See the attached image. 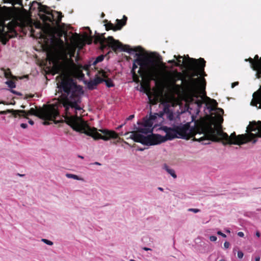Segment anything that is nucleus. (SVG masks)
I'll list each match as a JSON object with an SVG mask.
<instances>
[{
    "mask_svg": "<svg viewBox=\"0 0 261 261\" xmlns=\"http://www.w3.org/2000/svg\"><path fill=\"white\" fill-rule=\"evenodd\" d=\"M161 129L166 134L165 136H163V139L165 140V141L167 140H171L174 138H178L175 125L172 127L163 126L161 127Z\"/></svg>",
    "mask_w": 261,
    "mask_h": 261,
    "instance_id": "nucleus-10",
    "label": "nucleus"
},
{
    "mask_svg": "<svg viewBox=\"0 0 261 261\" xmlns=\"http://www.w3.org/2000/svg\"><path fill=\"white\" fill-rule=\"evenodd\" d=\"M21 107L22 108H23V109H24V108H25V107L24 106L22 105V106H21Z\"/></svg>",
    "mask_w": 261,
    "mask_h": 261,
    "instance_id": "nucleus-57",
    "label": "nucleus"
},
{
    "mask_svg": "<svg viewBox=\"0 0 261 261\" xmlns=\"http://www.w3.org/2000/svg\"><path fill=\"white\" fill-rule=\"evenodd\" d=\"M238 235L240 237H243L244 236V233L242 231H240L238 233Z\"/></svg>",
    "mask_w": 261,
    "mask_h": 261,
    "instance_id": "nucleus-40",
    "label": "nucleus"
},
{
    "mask_svg": "<svg viewBox=\"0 0 261 261\" xmlns=\"http://www.w3.org/2000/svg\"><path fill=\"white\" fill-rule=\"evenodd\" d=\"M216 110H218L220 112L222 113V114L224 113V110L221 108H218L216 109Z\"/></svg>",
    "mask_w": 261,
    "mask_h": 261,
    "instance_id": "nucleus-43",
    "label": "nucleus"
},
{
    "mask_svg": "<svg viewBox=\"0 0 261 261\" xmlns=\"http://www.w3.org/2000/svg\"><path fill=\"white\" fill-rule=\"evenodd\" d=\"M188 211L189 212H194L195 213H198L200 212V210L199 209H198V208H189L188 210Z\"/></svg>",
    "mask_w": 261,
    "mask_h": 261,
    "instance_id": "nucleus-34",
    "label": "nucleus"
},
{
    "mask_svg": "<svg viewBox=\"0 0 261 261\" xmlns=\"http://www.w3.org/2000/svg\"><path fill=\"white\" fill-rule=\"evenodd\" d=\"M255 261H260V257L259 256L256 257L255 259Z\"/></svg>",
    "mask_w": 261,
    "mask_h": 261,
    "instance_id": "nucleus-49",
    "label": "nucleus"
},
{
    "mask_svg": "<svg viewBox=\"0 0 261 261\" xmlns=\"http://www.w3.org/2000/svg\"><path fill=\"white\" fill-rule=\"evenodd\" d=\"M143 249L145 250V251L151 250L150 248H147V247H143Z\"/></svg>",
    "mask_w": 261,
    "mask_h": 261,
    "instance_id": "nucleus-47",
    "label": "nucleus"
},
{
    "mask_svg": "<svg viewBox=\"0 0 261 261\" xmlns=\"http://www.w3.org/2000/svg\"><path fill=\"white\" fill-rule=\"evenodd\" d=\"M98 73L103 77V82L105 83L107 87L111 88L114 87L115 85L113 81L111 79L108 78L106 72L105 70L101 69L98 71Z\"/></svg>",
    "mask_w": 261,
    "mask_h": 261,
    "instance_id": "nucleus-12",
    "label": "nucleus"
},
{
    "mask_svg": "<svg viewBox=\"0 0 261 261\" xmlns=\"http://www.w3.org/2000/svg\"><path fill=\"white\" fill-rule=\"evenodd\" d=\"M164 114L166 115L167 119L169 120H172L174 119V114L172 110L170 109V106L166 105L164 106Z\"/></svg>",
    "mask_w": 261,
    "mask_h": 261,
    "instance_id": "nucleus-13",
    "label": "nucleus"
},
{
    "mask_svg": "<svg viewBox=\"0 0 261 261\" xmlns=\"http://www.w3.org/2000/svg\"><path fill=\"white\" fill-rule=\"evenodd\" d=\"M217 234H218V235H220V236H222V237H223V238H226V234H225L224 233H222L221 231H218L217 232Z\"/></svg>",
    "mask_w": 261,
    "mask_h": 261,
    "instance_id": "nucleus-37",
    "label": "nucleus"
},
{
    "mask_svg": "<svg viewBox=\"0 0 261 261\" xmlns=\"http://www.w3.org/2000/svg\"><path fill=\"white\" fill-rule=\"evenodd\" d=\"M6 83L10 88H14L16 87L15 83L12 81H8L6 82Z\"/></svg>",
    "mask_w": 261,
    "mask_h": 261,
    "instance_id": "nucleus-31",
    "label": "nucleus"
},
{
    "mask_svg": "<svg viewBox=\"0 0 261 261\" xmlns=\"http://www.w3.org/2000/svg\"><path fill=\"white\" fill-rule=\"evenodd\" d=\"M176 132L178 138L185 139L188 140L194 137V140L200 142L199 139L200 138H196V134H195L192 129L190 128V125L189 123L185 124H180L179 125H175ZM202 143V141H200Z\"/></svg>",
    "mask_w": 261,
    "mask_h": 261,
    "instance_id": "nucleus-9",
    "label": "nucleus"
},
{
    "mask_svg": "<svg viewBox=\"0 0 261 261\" xmlns=\"http://www.w3.org/2000/svg\"><path fill=\"white\" fill-rule=\"evenodd\" d=\"M217 238L215 236H212L210 237V240L212 242H215L217 240Z\"/></svg>",
    "mask_w": 261,
    "mask_h": 261,
    "instance_id": "nucleus-36",
    "label": "nucleus"
},
{
    "mask_svg": "<svg viewBox=\"0 0 261 261\" xmlns=\"http://www.w3.org/2000/svg\"><path fill=\"white\" fill-rule=\"evenodd\" d=\"M139 150L142 151L143 149H140Z\"/></svg>",
    "mask_w": 261,
    "mask_h": 261,
    "instance_id": "nucleus-62",
    "label": "nucleus"
},
{
    "mask_svg": "<svg viewBox=\"0 0 261 261\" xmlns=\"http://www.w3.org/2000/svg\"><path fill=\"white\" fill-rule=\"evenodd\" d=\"M132 135L129 138L136 142L140 143L145 145H154L165 142L163 139V136L152 134L151 135L144 136L143 135L138 134L136 132H132Z\"/></svg>",
    "mask_w": 261,
    "mask_h": 261,
    "instance_id": "nucleus-8",
    "label": "nucleus"
},
{
    "mask_svg": "<svg viewBox=\"0 0 261 261\" xmlns=\"http://www.w3.org/2000/svg\"><path fill=\"white\" fill-rule=\"evenodd\" d=\"M138 68V64L136 62H135V60H134L133 61V67H132V69L131 70V73L132 74V77H133V81L135 82H139V76H140V75H138L136 72V69Z\"/></svg>",
    "mask_w": 261,
    "mask_h": 261,
    "instance_id": "nucleus-15",
    "label": "nucleus"
},
{
    "mask_svg": "<svg viewBox=\"0 0 261 261\" xmlns=\"http://www.w3.org/2000/svg\"><path fill=\"white\" fill-rule=\"evenodd\" d=\"M127 18L125 15L123 16V18L122 19H116V24L115 25V29H114V31L120 30L122 29V28L126 24V21Z\"/></svg>",
    "mask_w": 261,
    "mask_h": 261,
    "instance_id": "nucleus-14",
    "label": "nucleus"
},
{
    "mask_svg": "<svg viewBox=\"0 0 261 261\" xmlns=\"http://www.w3.org/2000/svg\"><path fill=\"white\" fill-rule=\"evenodd\" d=\"M41 241L48 245H52L53 244V243L51 241L45 239H42Z\"/></svg>",
    "mask_w": 261,
    "mask_h": 261,
    "instance_id": "nucleus-33",
    "label": "nucleus"
},
{
    "mask_svg": "<svg viewBox=\"0 0 261 261\" xmlns=\"http://www.w3.org/2000/svg\"><path fill=\"white\" fill-rule=\"evenodd\" d=\"M162 115L163 114H161V115H158L157 113H154L153 115L150 114L149 118L153 122V121H154L158 116L162 117Z\"/></svg>",
    "mask_w": 261,
    "mask_h": 261,
    "instance_id": "nucleus-29",
    "label": "nucleus"
},
{
    "mask_svg": "<svg viewBox=\"0 0 261 261\" xmlns=\"http://www.w3.org/2000/svg\"><path fill=\"white\" fill-rule=\"evenodd\" d=\"M18 111H15V110L13 109H9L6 111H0V114L1 115H6L8 113H12L13 116L15 115L14 113L17 112Z\"/></svg>",
    "mask_w": 261,
    "mask_h": 261,
    "instance_id": "nucleus-25",
    "label": "nucleus"
},
{
    "mask_svg": "<svg viewBox=\"0 0 261 261\" xmlns=\"http://www.w3.org/2000/svg\"><path fill=\"white\" fill-rule=\"evenodd\" d=\"M17 175L20 177H22V176H24V174H19V173H18Z\"/></svg>",
    "mask_w": 261,
    "mask_h": 261,
    "instance_id": "nucleus-51",
    "label": "nucleus"
},
{
    "mask_svg": "<svg viewBox=\"0 0 261 261\" xmlns=\"http://www.w3.org/2000/svg\"><path fill=\"white\" fill-rule=\"evenodd\" d=\"M38 9L40 18L44 23L41 28L40 37L44 39L54 37L56 28L50 23L59 27L64 15L62 12L53 10L50 7L44 5L40 4Z\"/></svg>",
    "mask_w": 261,
    "mask_h": 261,
    "instance_id": "nucleus-3",
    "label": "nucleus"
},
{
    "mask_svg": "<svg viewBox=\"0 0 261 261\" xmlns=\"http://www.w3.org/2000/svg\"><path fill=\"white\" fill-rule=\"evenodd\" d=\"M219 261H225V260H224V259H220V260H219Z\"/></svg>",
    "mask_w": 261,
    "mask_h": 261,
    "instance_id": "nucleus-59",
    "label": "nucleus"
},
{
    "mask_svg": "<svg viewBox=\"0 0 261 261\" xmlns=\"http://www.w3.org/2000/svg\"><path fill=\"white\" fill-rule=\"evenodd\" d=\"M188 59L187 67L191 73L189 72L187 74V76L189 77V80H185V82L188 87L192 88L193 93L194 94L201 81L203 84L204 88H205L206 85L205 80L204 78L201 79L199 77L194 78V77L198 76V75L203 76L207 75L204 71L206 62L202 58L196 59L188 57Z\"/></svg>",
    "mask_w": 261,
    "mask_h": 261,
    "instance_id": "nucleus-4",
    "label": "nucleus"
},
{
    "mask_svg": "<svg viewBox=\"0 0 261 261\" xmlns=\"http://www.w3.org/2000/svg\"><path fill=\"white\" fill-rule=\"evenodd\" d=\"M60 90L64 92L59 100L54 104L48 105L43 109L37 110L32 108L28 111H19L14 113V117H23L28 118L30 115H34L45 120H54L59 116L58 108L62 105L65 108V119L67 124L74 130L84 133L92 137L94 140L102 139L108 141L117 139L118 134L114 130L107 129H99L102 135L97 132V128H91L86 122L77 116V111L83 110L80 106L81 96L83 94L82 87L77 85L71 78L64 79L59 86Z\"/></svg>",
    "mask_w": 261,
    "mask_h": 261,
    "instance_id": "nucleus-1",
    "label": "nucleus"
},
{
    "mask_svg": "<svg viewBox=\"0 0 261 261\" xmlns=\"http://www.w3.org/2000/svg\"><path fill=\"white\" fill-rule=\"evenodd\" d=\"M230 244L228 242H225L224 244V246L225 248H228L229 247Z\"/></svg>",
    "mask_w": 261,
    "mask_h": 261,
    "instance_id": "nucleus-38",
    "label": "nucleus"
},
{
    "mask_svg": "<svg viewBox=\"0 0 261 261\" xmlns=\"http://www.w3.org/2000/svg\"><path fill=\"white\" fill-rule=\"evenodd\" d=\"M94 39V43L100 44V49L103 51L107 46L110 47L115 52L118 50L123 51L130 54L132 52H137L139 51L140 47L133 48L128 45H123L119 41L114 39L112 36H109L105 38L104 34H96L94 36H90L87 39L88 44H91Z\"/></svg>",
    "mask_w": 261,
    "mask_h": 261,
    "instance_id": "nucleus-5",
    "label": "nucleus"
},
{
    "mask_svg": "<svg viewBox=\"0 0 261 261\" xmlns=\"http://www.w3.org/2000/svg\"><path fill=\"white\" fill-rule=\"evenodd\" d=\"M174 58L176 59V60H177V59H180L182 58V57L180 56H176V55H174Z\"/></svg>",
    "mask_w": 261,
    "mask_h": 261,
    "instance_id": "nucleus-45",
    "label": "nucleus"
},
{
    "mask_svg": "<svg viewBox=\"0 0 261 261\" xmlns=\"http://www.w3.org/2000/svg\"><path fill=\"white\" fill-rule=\"evenodd\" d=\"M0 103H4V102H0Z\"/></svg>",
    "mask_w": 261,
    "mask_h": 261,
    "instance_id": "nucleus-63",
    "label": "nucleus"
},
{
    "mask_svg": "<svg viewBox=\"0 0 261 261\" xmlns=\"http://www.w3.org/2000/svg\"><path fill=\"white\" fill-rule=\"evenodd\" d=\"M79 73L80 74H81L82 76H84V74L83 73V72L81 70L79 71Z\"/></svg>",
    "mask_w": 261,
    "mask_h": 261,
    "instance_id": "nucleus-53",
    "label": "nucleus"
},
{
    "mask_svg": "<svg viewBox=\"0 0 261 261\" xmlns=\"http://www.w3.org/2000/svg\"><path fill=\"white\" fill-rule=\"evenodd\" d=\"M105 25V27H106V30L107 31H109V30H112L114 31V29H115V25H114V24L111 23L110 21L108 22Z\"/></svg>",
    "mask_w": 261,
    "mask_h": 261,
    "instance_id": "nucleus-24",
    "label": "nucleus"
},
{
    "mask_svg": "<svg viewBox=\"0 0 261 261\" xmlns=\"http://www.w3.org/2000/svg\"><path fill=\"white\" fill-rule=\"evenodd\" d=\"M103 79L99 77L97 74L95 75V78L93 80H90L87 83V86L89 90H93L96 88V86L103 82Z\"/></svg>",
    "mask_w": 261,
    "mask_h": 261,
    "instance_id": "nucleus-11",
    "label": "nucleus"
},
{
    "mask_svg": "<svg viewBox=\"0 0 261 261\" xmlns=\"http://www.w3.org/2000/svg\"><path fill=\"white\" fill-rule=\"evenodd\" d=\"M253 60L256 65L255 66H254V70L261 69V58L259 59L258 56L256 55Z\"/></svg>",
    "mask_w": 261,
    "mask_h": 261,
    "instance_id": "nucleus-20",
    "label": "nucleus"
},
{
    "mask_svg": "<svg viewBox=\"0 0 261 261\" xmlns=\"http://www.w3.org/2000/svg\"><path fill=\"white\" fill-rule=\"evenodd\" d=\"M177 61H176V62L179 63L181 64V60L180 59H177Z\"/></svg>",
    "mask_w": 261,
    "mask_h": 261,
    "instance_id": "nucleus-52",
    "label": "nucleus"
},
{
    "mask_svg": "<svg viewBox=\"0 0 261 261\" xmlns=\"http://www.w3.org/2000/svg\"><path fill=\"white\" fill-rule=\"evenodd\" d=\"M20 126L23 128H26L28 127V125L26 123H21Z\"/></svg>",
    "mask_w": 261,
    "mask_h": 261,
    "instance_id": "nucleus-39",
    "label": "nucleus"
},
{
    "mask_svg": "<svg viewBox=\"0 0 261 261\" xmlns=\"http://www.w3.org/2000/svg\"><path fill=\"white\" fill-rule=\"evenodd\" d=\"M66 176L69 178H73L76 180H81L82 179L80 178L77 175L70 173H67L66 174Z\"/></svg>",
    "mask_w": 261,
    "mask_h": 261,
    "instance_id": "nucleus-27",
    "label": "nucleus"
},
{
    "mask_svg": "<svg viewBox=\"0 0 261 261\" xmlns=\"http://www.w3.org/2000/svg\"><path fill=\"white\" fill-rule=\"evenodd\" d=\"M79 158H80L81 159H83V156H81V155H79Z\"/></svg>",
    "mask_w": 261,
    "mask_h": 261,
    "instance_id": "nucleus-56",
    "label": "nucleus"
},
{
    "mask_svg": "<svg viewBox=\"0 0 261 261\" xmlns=\"http://www.w3.org/2000/svg\"><path fill=\"white\" fill-rule=\"evenodd\" d=\"M136 56L137 58L134 59L135 62L140 66V69L138 71L140 76L143 77L145 74H147L151 80H158L159 78V74L156 67L153 65L151 68L148 69L149 65H153L154 62L140 54L136 53Z\"/></svg>",
    "mask_w": 261,
    "mask_h": 261,
    "instance_id": "nucleus-6",
    "label": "nucleus"
},
{
    "mask_svg": "<svg viewBox=\"0 0 261 261\" xmlns=\"http://www.w3.org/2000/svg\"><path fill=\"white\" fill-rule=\"evenodd\" d=\"M162 65H163L164 66H165V64H164V63H162Z\"/></svg>",
    "mask_w": 261,
    "mask_h": 261,
    "instance_id": "nucleus-61",
    "label": "nucleus"
},
{
    "mask_svg": "<svg viewBox=\"0 0 261 261\" xmlns=\"http://www.w3.org/2000/svg\"><path fill=\"white\" fill-rule=\"evenodd\" d=\"M206 104L210 106L212 111H215L217 109L218 102L214 99L206 97Z\"/></svg>",
    "mask_w": 261,
    "mask_h": 261,
    "instance_id": "nucleus-16",
    "label": "nucleus"
},
{
    "mask_svg": "<svg viewBox=\"0 0 261 261\" xmlns=\"http://www.w3.org/2000/svg\"><path fill=\"white\" fill-rule=\"evenodd\" d=\"M134 118V115H131L128 118H127L126 120H132Z\"/></svg>",
    "mask_w": 261,
    "mask_h": 261,
    "instance_id": "nucleus-41",
    "label": "nucleus"
},
{
    "mask_svg": "<svg viewBox=\"0 0 261 261\" xmlns=\"http://www.w3.org/2000/svg\"><path fill=\"white\" fill-rule=\"evenodd\" d=\"M163 168L169 174H170L174 178H176L177 176L175 173V171L173 169L170 168L166 164L164 165Z\"/></svg>",
    "mask_w": 261,
    "mask_h": 261,
    "instance_id": "nucleus-22",
    "label": "nucleus"
},
{
    "mask_svg": "<svg viewBox=\"0 0 261 261\" xmlns=\"http://www.w3.org/2000/svg\"><path fill=\"white\" fill-rule=\"evenodd\" d=\"M168 63L173 64L176 67H180L181 66V64L179 63L176 62L175 60H169Z\"/></svg>",
    "mask_w": 261,
    "mask_h": 261,
    "instance_id": "nucleus-32",
    "label": "nucleus"
},
{
    "mask_svg": "<svg viewBox=\"0 0 261 261\" xmlns=\"http://www.w3.org/2000/svg\"><path fill=\"white\" fill-rule=\"evenodd\" d=\"M105 16V14L103 13H102L101 14V17H103Z\"/></svg>",
    "mask_w": 261,
    "mask_h": 261,
    "instance_id": "nucleus-58",
    "label": "nucleus"
},
{
    "mask_svg": "<svg viewBox=\"0 0 261 261\" xmlns=\"http://www.w3.org/2000/svg\"><path fill=\"white\" fill-rule=\"evenodd\" d=\"M1 70H2L3 72V74L5 76V77L6 79H15L16 77L15 76H13L11 72V70L9 68H7V69H5L4 68L2 67L1 68Z\"/></svg>",
    "mask_w": 261,
    "mask_h": 261,
    "instance_id": "nucleus-18",
    "label": "nucleus"
},
{
    "mask_svg": "<svg viewBox=\"0 0 261 261\" xmlns=\"http://www.w3.org/2000/svg\"><path fill=\"white\" fill-rule=\"evenodd\" d=\"M152 128H150L148 127H145L143 125V127H139L137 128V131H136L138 134V133L147 134L149 133H151L152 132Z\"/></svg>",
    "mask_w": 261,
    "mask_h": 261,
    "instance_id": "nucleus-19",
    "label": "nucleus"
},
{
    "mask_svg": "<svg viewBox=\"0 0 261 261\" xmlns=\"http://www.w3.org/2000/svg\"><path fill=\"white\" fill-rule=\"evenodd\" d=\"M7 1L11 3L13 6L19 5V6H23L22 0H7Z\"/></svg>",
    "mask_w": 261,
    "mask_h": 261,
    "instance_id": "nucleus-23",
    "label": "nucleus"
},
{
    "mask_svg": "<svg viewBox=\"0 0 261 261\" xmlns=\"http://www.w3.org/2000/svg\"><path fill=\"white\" fill-rule=\"evenodd\" d=\"M153 122L147 116L143 119V122L142 125L145 127H148L152 128Z\"/></svg>",
    "mask_w": 261,
    "mask_h": 261,
    "instance_id": "nucleus-21",
    "label": "nucleus"
},
{
    "mask_svg": "<svg viewBox=\"0 0 261 261\" xmlns=\"http://www.w3.org/2000/svg\"><path fill=\"white\" fill-rule=\"evenodd\" d=\"M104 59L103 55H100L98 56L93 63V65H95L97 63L102 61Z\"/></svg>",
    "mask_w": 261,
    "mask_h": 261,
    "instance_id": "nucleus-26",
    "label": "nucleus"
},
{
    "mask_svg": "<svg viewBox=\"0 0 261 261\" xmlns=\"http://www.w3.org/2000/svg\"><path fill=\"white\" fill-rule=\"evenodd\" d=\"M44 124H47V123H46V122H44Z\"/></svg>",
    "mask_w": 261,
    "mask_h": 261,
    "instance_id": "nucleus-64",
    "label": "nucleus"
},
{
    "mask_svg": "<svg viewBox=\"0 0 261 261\" xmlns=\"http://www.w3.org/2000/svg\"><path fill=\"white\" fill-rule=\"evenodd\" d=\"M158 189L161 191H163V189L162 188L159 187L158 188Z\"/></svg>",
    "mask_w": 261,
    "mask_h": 261,
    "instance_id": "nucleus-54",
    "label": "nucleus"
},
{
    "mask_svg": "<svg viewBox=\"0 0 261 261\" xmlns=\"http://www.w3.org/2000/svg\"><path fill=\"white\" fill-rule=\"evenodd\" d=\"M239 84V82H234L231 85V87L232 88H234V86L238 85Z\"/></svg>",
    "mask_w": 261,
    "mask_h": 261,
    "instance_id": "nucleus-42",
    "label": "nucleus"
},
{
    "mask_svg": "<svg viewBox=\"0 0 261 261\" xmlns=\"http://www.w3.org/2000/svg\"><path fill=\"white\" fill-rule=\"evenodd\" d=\"M251 104L256 107L259 104L258 108L261 109V86L259 89L253 93ZM259 123L258 126L254 124L248 126L247 129L251 132L250 133L238 136L235 132L228 136L226 133L223 132L221 125H215L213 126L212 124H208L202 130L203 136L199 140L205 145L209 144L211 141L217 142L222 141L224 145H241L250 141L254 144L257 141L256 138L261 137V122H259Z\"/></svg>",
    "mask_w": 261,
    "mask_h": 261,
    "instance_id": "nucleus-2",
    "label": "nucleus"
},
{
    "mask_svg": "<svg viewBox=\"0 0 261 261\" xmlns=\"http://www.w3.org/2000/svg\"><path fill=\"white\" fill-rule=\"evenodd\" d=\"M94 164H95V165H101L99 163L97 162H95V163H94Z\"/></svg>",
    "mask_w": 261,
    "mask_h": 261,
    "instance_id": "nucleus-50",
    "label": "nucleus"
},
{
    "mask_svg": "<svg viewBox=\"0 0 261 261\" xmlns=\"http://www.w3.org/2000/svg\"><path fill=\"white\" fill-rule=\"evenodd\" d=\"M149 101L151 105H156L159 102V98L157 96H154L153 98L149 97Z\"/></svg>",
    "mask_w": 261,
    "mask_h": 261,
    "instance_id": "nucleus-28",
    "label": "nucleus"
},
{
    "mask_svg": "<svg viewBox=\"0 0 261 261\" xmlns=\"http://www.w3.org/2000/svg\"><path fill=\"white\" fill-rule=\"evenodd\" d=\"M10 39V35L8 33L2 31L0 33V41L3 44H6Z\"/></svg>",
    "mask_w": 261,
    "mask_h": 261,
    "instance_id": "nucleus-17",
    "label": "nucleus"
},
{
    "mask_svg": "<svg viewBox=\"0 0 261 261\" xmlns=\"http://www.w3.org/2000/svg\"><path fill=\"white\" fill-rule=\"evenodd\" d=\"M245 61H248L251 64V68L254 70V66L256 65L254 60L251 58H249L245 59Z\"/></svg>",
    "mask_w": 261,
    "mask_h": 261,
    "instance_id": "nucleus-30",
    "label": "nucleus"
},
{
    "mask_svg": "<svg viewBox=\"0 0 261 261\" xmlns=\"http://www.w3.org/2000/svg\"><path fill=\"white\" fill-rule=\"evenodd\" d=\"M256 234V237H258V238H259V237H260V233H259V232L258 231H257L256 232V234Z\"/></svg>",
    "mask_w": 261,
    "mask_h": 261,
    "instance_id": "nucleus-46",
    "label": "nucleus"
},
{
    "mask_svg": "<svg viewBox=\"0 0 261 261\" xmlns=\"http://www.w3.org/2000/svg\"><path fill=\"white\" fill-rule=\"evenodd\" d=\"M105 22H108V20L106 19L104 20Z\"/></svg>",
    "mask_w": 261,
    "mask_h": 261,
    "instance_id": "nucleus-60",
    "label": "nucleus"
},
{
    "mask_svg": "<svg viewBox=\"0 0 261 261\" xmlns=\"http://www.w3.org/2000/svg\"><path fill=\"white\" fill-rule=\"evenodd\" d=\"M216 110H218L220 112L222 113V114L224 113V110L221 108H218L216 109Z\"/></svg>",
    "mask_w": 261,
    "mask_h": 261,
    "instance_id": "nucleus-44",
    "label": "nucleus"
},
{
    "mask_svg": "<svg viewBox=\"0 0 261 261\" xmlns=\"http://www.w3.org/2000/svg\"><path fill=\"white\" fill-rule=\"evenodd\" d=\"M29 123L31 124V125H33L34 122V121L32 120H30L29 121Z\"/></svg>",
    "mask_w": 261,
    "mask_h": 261,
    "instance_id": "nucleus-48",
    "label": "nucleus"
},
{
    "mask_svg": "<svg viewBox=\"0 0 261 261\" xmlns=\"http://www.w3.org/2000/svg\"><path fill=\"white\" fill-rule=\"evenodd\" d=\"M122 125H121L117 127V129H119V128H121V127H122Z\"/></svg>",
    "mask_w": 261,
    "mask_h": 261,
    "instance_id": "nucleus-55",
    "label": "nucleus"
},
{
    "mask_svg": "<svg viewBox=\"0 0 261 261\" xmlns=\"http://www.w3.org/2000/svg\"><path fill=\"white\" fill-rule=\"evenodd\" d=\"M238 257L239 258H242L243 256H244V253L241 251H239L238 252Z\"/></svg>",
    "mask_w": 261,
    "mask_h": 261,
    "instance_id": "nucleus-35",
    "label": "nucleus"
},
{
    "mask_svg": "<svg viewBox=\"0 0 261 261\" xmlns=\"http://www.w3.org/2000/svg\"><path fill=\"white\" fill-rule=\"evenodd\" d=\"M187 72L185 74L174 70L169 74V80L172 85V90L176 93L180 92L181 89H184L190 94H193L192 88L188 87L185 80H189V77L187 76Z\"/></svg>",
    "mask_w": 261,
    "mask_h": 261,
    "instance_id": "nucleus-7",
    "label": "nucleus"
}]
</instances>
